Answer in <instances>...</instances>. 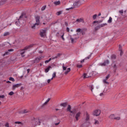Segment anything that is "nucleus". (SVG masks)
<instances>
[{"mask_svg":"<svg viewBox=\"0 0 127 127\" xmlns=\"http://www.w3.org/2000/svg\"><path fill=\"white\" fill-rule=\"evenodd\" d=\"M61 107H63V108H66L67 107L66 111L67 112H69L71 114H72L73 115H75V113H76V110L74 109L73 111H71V109H72L71 107V105H68V103L65 102L63 103H61L60 104Z\"/></svg>","mask_w":127,"mask_h":127,"instance_id":"f257e3e1","label":"nucleus"},{"mask_svg":"<svg viewBox=\"0 0 127 127\" xmlns=\"http://www.w3.org/2000/svg\"><path fill=\"white\" fill-rule=\"evenodd\" d=\"M36 22L33 26H31L32 29H35L36 26H38L40 24V17L39 16H37L36 17Z\"/></svg>","mask_w":127,"mask_h":127,"instance_id":"f03ea898","label":"nucleus"},{"mask_svg":"<svg viewBox=\"0 0 127 127\" xmlns=\"http://www.w3.org/2000/svg\"><path fill=\"white\" fill-rule=\"evenodd\" d=\"M33 46V45H30L29 46L25 47L24 49L21 50L20 51V55H21L22 57H24L25 55H24V53H25V50H27L28 49H29V48H31Z\"/></svg>","mask_w":127,"mask_h":127,"instance_id":"7ed1b4c3","label":"nucleus"},{"mask_svg":"<svg viewBox=\"0 0 127 127\" xmlns=\"http://www.w3.org/2000/svg\"><path fill=\"white\" fill-rule=\"evenodd\" d=\"M79 4H80V0H77L73 3L72 6L66 8V10H70V9H73V8H74V7L78 6Z\"/></svg>","mask_w":127,"mask_h":127,"instance_id":"20e7f679","label":"nucleus"},{"mask_svg":"<svg viewBox=\"0 0 127 127\" xmlns=\"http://www.w3.org/2000/svg\"><path fill=\"white\" fill-rule=\"evenodd\" d=\"M63 71L65 75H67L70 71L71 68H67V66H65L64 64H63Z\"/></svg>","mask_w":127,"mask_h":127,"instance_id":"39448f33","label":"nucleus"},{"mask_svg":"<svg viewBox=\"0 0 127 127\" xmlns=\"http://www.w3.org/2000/svg\"><path fill=\"white\" fill-rule=\"evenodd\" d=\"M74 36H76V35H74L73 36L69 35V39L71 41V43H76V41L78 38H75Z\"/></svg>","mask_w":127,"mask_h":127,"instance_id":"423d86ee","label":"nucleus"},{"mask_svg":"<svg viewBox=\"0 0 127 127\" xmlns=\"http://www.w3.org/2000/svg\"><path fill=\"white\" fill-rule=\"evenodd\" d=\"M33 123L35 124V126H40V120L37 119L33 118Z\"/></svg>","mask_w":127,"mask_h":127,"instance_id":"0eeeda50","label":"nucleus"},{"mask_svg":"<svg viewBox=\"0 0 127 127\" xmlns=\"http://www.w3.org/2000/svg\"><path fill=\"white\" fill-rule=\"evenodd\" d=\"M109 118L111 120H116L117 121H120V120H121V117H116V116H115V115H111L109 117Z\"/></svg>","mask_w":127,"mask_h":127,"instance_id":"6e6552de","label":"nucleus"},{"mask_svg":"<svg viewBox=\"0 0 127 127\" xmlns=\"http://www.w3.org/2000/svg\"><path fill=\"white\" fill-rule=\"evenodd\" d=\"M40 35L41 37H44L46 35V29L41 30Z\"/></svg>","mask_w":127,"mask_h":127,"instance_id":"1a4fd4ad","label":"nucleus"},{"mask_svg":"<svg viewBox=\"0 0 127 127\" xmlns=\"http://www.w3.org/2000/svg\"><path fill=\"white\" fill-rule=\"evenodd\" d=\"M101 114V111L100 110H96L94 111L93 113V116H100V114Z\"/></svg>","mask_w":127,"mask_h":127,"instance_id":"9d476101","label":"nucleus"},{"mask_svg":"<svg viewBox=\"0 0 127 127\" xmlns=\"http://www.w3.org/2000/svg\"><path fill=\"white\" fill-rule=\"evenodd\" d=\"M109 63H110V62L109 61V60H106L103 63L100 64L99 65L100 66H106Z\"/></svg>","mask_w":127,"mask_h":127,"instance_id":"9b49d317","label":"nucleus"},{"mask_svg":"<svg viewBox=\"0 0 127 127\" xmlns=\"http://www.w3.org/2000/svg\"><path fill=\"white\" fill-rule=\"evenodd\" d=\"M110 77H111V74H108L106 77L105 79L103 80V83H104V84H109V82H108V81H107V80H108L109 79V78H110Z\"/></svg>","mask_w":127,"mask_h":127,"instance_id":"f8f14e48","label":"nucleus"},{"mask_svg":"<svg viewBox=\"0 0 127 127\" xmlns=\"http://www.w3.org/2000/svg\"><path fill=\"white\" fill-rule=\"evenodd\" d=\"M80 116H81V112H78L77 113H76L75 116L76 121H79V118H80Z\"/></svg>","mask_w":127,"mask_h":127,"instance_id":"ddd939ff","label":"nucleus"},{"mask_svg":"<svg viewBox=\"0 0 127 127\" xmlns=\"http://www.w3.org/2000/svg\"><path fill=\"white\" fill-rule=\"evenodd\" d=\"M43 58V57H39L38 58H36L34 61V63H39V61L41 60Z\"/></svg>","mask_w":127,"mask_h":127,"instance_id":"4468645a","label":"nucleus"},{"mask_svg":"<svg viewBox=\"0 0 127 127\" xmlns=\"http://www.w3.org/2000/svg\"><path fill=\"white\" fill-rule=\"evenodd\" d=\"M105 25H107V24H102L101 25H99V26L95 27V30H98V29H100L101 27H103L105 26Z\"/></svg>","mask_w":127,"mask_h":127,"instance_id":"2eb2a0df","label":"nucleus"},{"mask_svg":"<svg viewBox=\"0 0 127 127\" xmlns=\"http://www.w3.org/2000/svg\"><path fill=\"white\" fill-rule=\"evenodd\" d=\"M76 21V22H77V23H80V22H82L83 23H84V22H85V21H84V19H83V18L77 19Z\"/></svg>","mask_w":127,"mask_h":127,"instance_id":"dca6fc26","label":"nucleus"},{"mask_svg":"<svg viewBox=\"0 0 127 127\" xmlns=\"http://www.w3.org/2000/svg\"><path fill=\"white\" fill-rule=\"evenodd\" d=\"M20 86H21V84L20 83L13 85L12 86V89L15 90L16 88H18V87H20Z\"/></svg>","mask_w":127,"mask_h":127,"instance_id":"f3484780","label":"nucleus"},{"mask_svg":"<svg viewBox=\"0 0 127 127\" xmlns=\"http://www.w3.org/2000/svg\"><path fill=\"white\" fill-rule=\"evenodd\" d=\"M12 51H13V49H12L8 50V52H6L4 54V56L5 55H9V52H12Z\"/></svg>","mask_w":127,"mask_h":127,"instance_id":"a211bd4d","label":"nucleus"},{"mask_svg":"<svg viewBox=\"0 0 127 127\" xmlns=\"http://www.w3.org/2000/svg\"><path fill=\"white\" fill-rule=\"evenodd\" d=\"M82 76L84 79L90 78V77H91V75H88V73H84Z\"/></svg>","mask_w":127,"mask_h":127,"instance_id":"6ab92c4d","label":"nucleus"},{"mask_svg":"<svg viewBox=\"0 0 127 127\" xmlns=\"http://www.w3.org/2000/svg\"><path fill=\"white\" fill-rule=\"evenodd\" d=\"M90 120V115H89V114L86 113V116L85 118V121L86 122H89V121Z\"/></svg>","mask_w":127,"mask_h":127,"instance_id":"aec40b11","label":"nucleus"},{"mask_svg":"<svg viewBox=\"0 0 127 127\" xmlns=\"http://www.w3.org/2000/svg\"><path fill=\"white\" fill-rule=\"evenodd\" d=\"M15 124L18 125L19 127H22L23 126V124L20 122H15Z\"/></svg>","mask_w":127,"mask_h":127,"instance_id":"412c9836","label":"nucleus"},{"mask_svg":"<svg viewBox=\"0 0 127 127\" xmlns=\"http://www.w3.org/2000/svg\"><path fill=\"white\" fill-rule=\"evenodd\" d=\"M119 51L121 52L120 55L121 56H122V55L124 54V52H123V50L122 49V46H121V45H119Z\"/></svg>","mask_w":127,"mask_h":127,"instance_id":"4be33fe9","label":"nucleus"},{"mask_svg":"<svg viewBox=\"0 0 127 127\" xmlns=\"http://www.w3.org/2000/svg\"><path fill=\"white\" fill-rule=\"evenodd\" d=\"M52 68V67L50 65H49L47 68L45 69V72L46 73H48V72L49 71V70H50V69Z\"/></svg>","mask_w":127,"mask_h":127,"instance_id":"5701e85b","label":"nucleus"},{"mask_svg":"<svg viewBox=\"0 0 127 127\" xmlns=\"http://www.w3.org/2000/svg\"><path fill=\"white\" fill-rule=\"evenodd\" d=\"M89 88H90L91 92H96V90H94V87L93 86V85H90Z\"/></svg>","mask_w":127,"mask_h":127,"instance_id":"b1692460","label":"nucleus"},{"mask_svg":"<svg viewBox=\"0 0 127 127\" xmlns=\"http://www.w3.org/2000/svg\"><path fill=\"white\" fill-rule=\"evenodd\" d=\"M49 101H50V98H48V100H47V101H46L43 104V107L45 106V105H47V104L48 103V102H49Z\"/></svg>","mask_w":127,"mask_h":127,"instance_id":"393cba45","label":"nucleus"},{"mask_svg":"<svg viewBox=\"0 0 127 127\" xmlns=\"http://www.w3.org/2000/svg\"><path fill=\"white\" fill-rule=\"evenodd\" d=\"M80 127H88V126H87V123H85L82 124L80 126Z\"/></svg>","mask_w":127,"mask_h":127,"instance_id":"a878e982","label":"nucleus"},{"mask_svg":"<svg viewBox=\"0 0 127 127\" xmlns=\"http://www.w3.org/2000/svg\"><path fill=\"white\" fill-rule=\"evenodd\" d=\"M60 1H57L54 2V4H55L56 5H59V4H60Z\"/></svg>","mask_w":127,"mask_h":127,"instance_id":"bb28decb","label":"nucleus"},{"mask_svg":"<svg viewBox=\"0 0 127 127\" xmlns=\"http://www.w3.org/2000/svg\"><path fill=\"white\" fill-rule=\"evenodd\" d=\"M112 18H111V17H109V19L108 20V23H112Z\"/></svg>","mask_w":127,"mask_h":127,"instance_id":"cd10ccee","label":"nucleus"},{"mask_svg":"<svg viewBox=\"0 0 127 127\" xmlns=\"http://www.w3.org/2000/svg\"><path fill=\"white\" fill-rule=\"evenodd\" d=\"M97 16H98V15L97 14H94L93 16H92V18L94 20H95V19H96V18H97Z\"/></svg>","mask_w":127,"mask_h":127,"instance_id":"c85d7f7f","label":"nucleus"},{"mask_svg":"<svg viewBox=\"0 0 127 127\" xmlns=\"http://www.w3.org/2000/svg\"><path fill=\"white\" fill-rule=\"evenodd\" d=\"M94 121H95L94 125H99V122L98 120H94Z\"/></svg>","mask_w":127,"mask_h":127,"instance_id":"c756f323","label":"nucleus"},{"mask_svg":"<svg viewBox=\"0 0 127 127\" xmlns=\"http://www.w3.org/2000/svg\"><path fill=\"white\" fill-rule=\"evenodd\" d=\"M5 96L4 95H0V99H4ZM1 104V102L0 101V105Z\"/></svg>","mask_w":127,"mask_h":127,"instance_id":"7c9ffc66","label":"nucleus"},{"mask_svg":"<svg viewBox=\"0 0 127 127\" xmlns=\"http://www.w3.org/2000/svg\"><path fill=\"white\" fill-rule=\"evenodd\" d=\"M46 8V5H44L43 6L42 8H41V10L43 11V10H45V9Z\"/></svg>","mask_w":127,"mask_h":127,"instance_id":"2f4dec72","label":"nucleus"},{"mask_svg":"<svg viewBox=\"0 0 127 127\" xmlns=\"http://www.w3.org/2000/svg\"><path fill=\"white\" fill-rule=\"evenodd\" d=\"M9 35V32H6L3 34V36H7Z\"/></svg>","mask_w":127,"mask_h":127,"instance_id":"473e14b6","label":"nucleus"},{"mask_svg":"<svg viewBox=\"0 0 127 127\" xmlns=\"http://www.w3.org/2000/svg\"><path fill=\"white\" fill-rule=\"evenodd\" d=\"M116 58H117V57L115 55H113L111 56V59H116Z\"/></svg>","mask_w":127,"mask_h":127,"instance_id":"72a5a7b5","label":"nucleus"},{"mask_svg":"<svg viewBox=\"0 0 127 127\" xmlns=\"http://www.w3.org/2000/svg\"><path fill=\"white\" fill-rule=\"evenodd\" d=\"M9 80L10 81H12V82H14L15 81L14 78H13V77H9Z\"/></svg>","mask_w":127,"mask_h":127,"instance_id":"f704fd0d","label":"nucleus"},{"mask_svg":"<svg viewBox=\"0 0 127 127\" xmlns=\"http://www.w3.org/2000/svg\"><path fill=\"white\" fill-rule=\"evenodd\" d=\"M82 29L78 28L76 30V32H82Z\"/></svg>","mask_w":127,"mask_h":127,"instance_id":"c9c22d12","label":"nucleus"},{"mask_svg":"<svg viewBox=\"0 0 127 127\" xmlns=\"http://www.w3.org/2000/svg\"><path fill=\"white\" fill-rule=\"evenodd\" d=\"M119 13L121 15L123 16V13H124V10H121L119 11Z\"/></svg>","mask_w":127,"mask_h":127,"instance_id":"e433bc0d","label":"nucleus"},{"mask_svg":"<svg viewBox=\"0 0 127 127\" xmlns=\"http://www.w3.org/2000/svg\"><path fill=\"white\" fill-rule=\"evenodd\" d=\"M13 94H14V93L13 91H11L10 92H9L8 93L9 96H12V95H13Z\"/></svg>","mask_w":127,"mask_h":127,"instance_id":"4c0bfd02","label":"nucleus"},{"mask_svg":"<svg viewBox=\"0 0 127 127\" xmlns=\"http://www.w3.org/2000/svg\"><path fill=\"white\" fill-rule=\"evenodd\" d=\"M62 54H58L57 56H56V58H58L59 57H60V56H61Z\"/></svg>","mask_w":127,"mask_h":127,"instance_id":"58836bf2","label":"nucleus"},{"mask_svg":"<svg viewBox=\"0 0 127 127\" xmlns=\"http://www.w3.org/2000/svg\"><path fill=\"white\" fill-rule=\"evenodd\" d=\"M24 16V14L22 13L21 16H20L19 17V19H20V18H23V17Z\"/></svg>","mask_w":127,"mask_h":127,"instance_id":"ea45409f","label":"nucleus"},{"mask_svg":"<svg viewBox=\"0 0 127 127\" xmlns=\"http://www.w3.org/2000/svg\"><path fill=\"white\" fill-rule=\"evenodd\" d=\"M55 77H56V72H54V73L53 74V78H55Z\"/></svg>","mask_w":127,"mask_h":127,"instance_id":"a19ab883","label":"nucleus"},{"mask_svg":"<svg viewBox=\"0 0 127 127\" xmlns=\"http://www.w3.org/2000/svg\"><path fill=\"white\" fill-rule=\"evenodd\" d=\"M62 13V12L61 11H59L57 12V15H60V14H61Z\"/></svg>","mask_w":127,"mask_h":127,"instance_id":"79ce46f5","label":"nucleus"},{"mask_svg":"<svg viewBox=\"0 0 127 127\" xmlns=\"http://www.w3.org/2000/svg\"><path fill=\"white\" fill-rule=\"evenodd\" d=\"M113 68L114 69H117V64H114L113 65Z\"/></svg>","mask_w":127,"mask_h":127,"instance_id":"37998d69","label":"nucleus"},{"mask_svg":"<svg viewBox=\"0 0 127 127\" xmlns=\"http://www.w3.org/2000/svg\"><path fill=\"white\" fill-rule=\"evenodd\" d=\"M66 31L67 32H70V28L69 27H66Z\"/></svg>","mask_w":127,"mask_h":127,"instance_id":"c03bdc74","label":"nucleus"},{"mask_svg":"<svg viewBox=\"0 0 127 127\" xmlns=\"http://www.w3.org/2000/svg\"><path fill=\"white\" fill-rule=\"evenodd\" d=\"M77 68H82V65L77 64Z\"/></svg>","mask_w":127,"mask_h":127,"instance_id":"a18cd8bd","label":"nucleus"},{"mask_svg":"<svg viewBox=\"0 0 127 127\" xmlns=\"http://www.w3.org/2000/svg\"><path fill=\"white\" fill-rule=\"evenodd\" d=\"M27 110H24L22 112L23 114H26V113H28Z\"/></svg>","mask_w":127,"mask_h":127,"instance_id":"49530a36","label":"nucleus"},{"mask_svg":"<svg viewBox=\"0 0 127 127\" xmlns=\"http://www.w3.org/2000/svg\"><path fill=\"white\" fill-rule=\"evenodd\" d=\"M91 55H89L88 57H87V58H85L86 60L87 59H90V58H91Z\"/></svg>","mask_w":127,"mask_h":127,"instance_id":"de8ad7c7","label":"nucleus"},{"mask_svg":"<svg viewBox=\"0 0 127 127\" xmlns=\"http://www.w3.org/2000/svg\"><path fill=\"white\" fill-rule=\"evenodd\" d=\"M51 58L52 60H54V59H57L56 57H52Z\"/></svg>","mask_w":127,"mask_h":127,"instance_id":"09e8293b","label":"nucleus"},{"mask_svg":"<svg viewBox=\"0 0 127 127\" xmlns=\"http://www.w3.org/2000/svg\"><path fill=\"white\" fill-rule=\"evenodd\" d=\"M61 38L63 40H65V39H64V34L63 35H62Z\"/></svg>","mask_w":127,"mask_h":127,"instance_id":"8fccbe9b","label":"nucleus"},{"mask_svg":"<svg viewBox=\"0 0 127 127\" xmlns=\"http://www.w3.org/2000/svg\"><path fill=\"white\" fill-rule=\"evenodd\" d=\"M59 124H60V121H59L58 123H56L55 125V126H58V125H59Z\"/></svg>","mask_w":127,"mask_h":127,"instance_id":"3c124183","label":"nucleus"},{"mask_svg":"<svg viewBox=\"0 0 127 127\" xmlns=\"http://www.w3.org/2000/svg\"><path fill=\"white\" fill-rule=\"evenodd\" d=\"M81 33L82 35H84L85 34V32L81 31Z\"/></svg>","mask_w":127,"mask_h":127,"instance_id":"603ef678","label":"nucleus"},{"mask_svg":"<svg viewBox=\"0 0 127 127\" xmlns=\"http://www.w3.org/2000/svg\"><path fill=\"white\" fill-rule=\"evenodd\" d=\"M49 60H47V61H45V63L46 64H47V63H49Z\"/></svg>","mask_w":127,"mask_h":127,"instance_id":"864d4df0","label":"nucleus"},{"mask_svg":"<svg viewBox=\"0 0 127 127\" xmlns=\"http://www.w3.org/2000/svg\"><path fill=\"white\" fill-rule=\"evenodd\" d=\"M64 24L65 26H68V23L67 22H65Z\"/></svg>","mask_w":127,"mask_h":127,"instance_id":"5fc2aeb1","label":"nucleus"},{"mask_svg":"<svg viewBox=\"0 0 127 127\" xmlns=\"http://www.w3.org/2000/svg\"><path fill=\"white\" fill-rule=\"evenodd\" d=\"M85 62V59H83L82 61H81L80 63H84Z\"/></svg>","mask_w":127,"mask_h":127,"instance_id":"6e6d98bb","label":"nucleus"},{"mask_svg":"<svg viewBox=\"0 0 127 127\" xmlns=\"http://www.w3.org/2000/svg\"><path fill=\"white\" fill-rule=\"evenodd\" d=\"M51 81V79H48V81H47V82L48 83H50Z\"/></svg>","mask_w":127,"mask_h":127,"instance_id":"4d7b16f0","label":"nucleus"},{"mask_svg":"<svg viewBox=\"0 0 127 127\" xmlns=\"http://www.w3.org/2000/svg\"><path fill=\"white\" fill-rule=\"evenodd\" d=\"M18 23H19V21L15 22V24H16L17 25H18Z\"/></svg>","mask_w":127,"mask_h":127,"instance_id":"13d9d810","label":"nucleus"},{"mask_svg":"<svg viewBox=\"0 0 127 127\" xmlns=\"http://www.w3.org/2000/svg\"><path fill=\"white\" fill-rule=\"evenodd\" d=\"M93 23L95 24V23H98V21H93Z\"/></svg>","mask_w":127,"mask_h":127,"instance_id":"bf43d9fd","label":"nucleus"},{"mask_svg":"<svg viewBox=\"0 0 127 127\" xmlns=\"http://www.w3.org/2000/svg\"><path fill=\"white\" fill-rule=\"evenodd\" d=\"M103 95H104V93H100V96H103Z\"/></svg>","mask_w":127,"mask_h":127,"instance_id":"052dcab7","label":"nucleus"},{"mask_svg":"<svg viewBox=\"0 0 127 127\" xmlns=\"http://www.w3.org/2000/svg\"><path fill=\"white\" fill-rule=\"evenodd\" d=\"M51 60H52V58H50L49 59V61L50 62V61H51Z\"/></svg>","mask_w":127,"mask_h":127,"instance_id":"680f3d73","label":"nucleus"},{"mask_svg":"<svg viewBox=\"0 0 127 127\" xmlns=\"http://www.w3.org/2000/svg\"><path fill=\"white\" fill-rule=\"evenodd\" d=\"M100 15H101V13H99L98 14V16H100Z\"/></svg>","mask_w":127,"mask_h":127,"instance_id":"e2e57ef3","label":"nucleus"},{"mask_svg":"<svg viewBox=\"0 0 127 127\" xmlns=\"http://www.w3.org/2000/svg\"><path fill=\"white\" fill-rule=\"evenodd\" d=\"M29 71H30V69H27V72H28V73L29 72Z\"/></svg>","mask_w":127,"mask_h":127,"instance_id":"0e129e2a","label":"nucleus"},{"mask_svg":"<svg viewBox=\"0 0 127 127\" xmlns=\"http://www.w3.org/2000/svg\"><path fill=\"white\" fill-rule=\"evenodd\" d=\"M7 83H10V81H7Z\"/></svg>","mask_w":127,"mask_h":127,"instance_id":"69168bd1","label":"nucleus"},{"mask_svg":"<svg viewBox=\"0 0 127 127\" xmlns=\"http://www.w3.org/2000/svg\"><path fill=\"white\" fill-rule=\"evenodd\" d=\"M56 111H59V109H56Z\"/></svg>","mask_w":127,"mask_h":127,"instance_id":"338daca9","label":"nucleus"},{"mask_svg":"<svg viewBox=\"0 0 127 127\" xmlns=\"http://www.w3.org/2000/svg\"><path fill=\"white\" fill-rule=\"evenodd\" d=\"M70 31H71V32H73V30H70Z\"/></svg>","mask_w":127,"mask_h":127,"instance_id":"774afa93","label":"nucleus"}]
</instances>
